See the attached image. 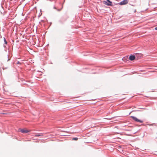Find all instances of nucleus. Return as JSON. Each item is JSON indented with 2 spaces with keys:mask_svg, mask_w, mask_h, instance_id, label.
<instances>
[{
  "mask_svg": "<svg viewBox=\"0 0 157 157\" xmlns=\"http://www.w3.org/2000/svg\"><path fill=\"white\" fill-rule=\"evenodd\" d=\"M43 136V134H36L35 135V136L37 137V136Z\"/></svg>",
  "mask_w": 157,
  "mask_h": 157,
  "instance_id": "6",
  "label": "nucleus"
},
{
  "mask_svg": "<svg viewBox=\"0 0 157 157\" xmlns=\"http://www.w3.org/2000/svg\"><path fill=\"white\" fill-rule=\"evenodd\" d=\"M78 140V138L77 137H75L72 139V140Z\"/></svg>",
  "mask_w": 157,
  "mask_h": 157,
  "instance_id": "7",
  "label": "nucleus"
},
{
  "mask_svg": "<svg viewBox=\"0 0 157 157\" xmlns=\"http://www.w3.org/2000/svg\"><path fill=\"white\" fill-rule=\"evenodd\" d=\"M128 3V1L127 0H124L120 3V5H124L127 4Z\"/></svg>",
  "mask_w": 157,
  "mask_h": 157,
  "instance_id": "3",
  "label": "nucleus"
},
{
  "mask_svg": "<svg viewBox=\"0 0 157 157\" xmlns=\"http://www.w3.org/2000/svg\"><path fill=\"white\" fill-rule=\"evenodd\" d=\"M107 1L108 2L106 1H103V3L108 6H111L112 2L109 0H107Z\"/></svg>",
  "mask_w": 157,
  "mask_h": 157,
  "instance_id": "4",
  "label": "nucleus"
},
{
  "mask_svg": "<svg viewBox=\"0 0 157 157\" xmlns=\"http://www.w3.org/2000/svg\"><path fill=\"white\" fill-rule=\"evenodd\" d=\"M19 131L22 133H27L30 132V131L26 129H19Z\"/></svg>",
  "mask_w": 157,
  "mask_h": 157,
  "instance_id": "1",
  "label": "nucleus"
},
{
  "mask_svg": "<svg viewBox=\"0 0 157 157\" xmlns=\"http://www.w3.org/2000/svg\"><path fill=\"white\" fill-rule=\"evenodd\" d=\"M135 59L134 56L131 55L129 57V59L131 60H133Z\"/></svg>",
  "mask_w": 157,
  "mask_h": 157,
  "instance_id": "5",
  "label": "nucleus"
},
{
  "mask_svg": "<svg viewBox=\"0 0 157 157\" xmlns=\"http://www.w3.org/2000/svg\"><path fill=\"white\" fill-rule=\"evenodd\" d=\"M155 29L156 30H157V27H155Z\"/></svg>",
  "mask_w": 157,
  "mask_h": 157,
  "instance_id": "10",
  "label": "nucleus"
},
{
  "mask_svg": "<svg viewBox=\"0 0 157 157\" xmlns=\"http://www.w3.org/2000/svg\"><path fill=\"white\" fill-rule=\"evenodd\" d=\"M4 41L5 44H7V41H6L5 38L4 37Z\"/></svg>",
  "mask_w": 157,
  "mask_h": 157,
  "instance_id": "8",
  "label": "nucleus"
},
{
  "mask_svg": "<svg viewBox=\"0 0 157 157\" xmlns=\"http://www.w3.org/2000/svg\"><path fill=\"white\" fill-rule=\"evenodd\" d=\"M131 117L133 120H134V121L136 122H139L140 123H142L143 122V121L142 120H139L137 118L133 116H131Z\"/></svg>",
  "mask_w": 157,
  "mask_h": 157,
  "instance_id": "2",
  "label": "nucleus"
},
{
  "mask_svg": "<svg viewBox=\"0 0 157 157\" xmlns=\"http://www.w3.org/2000/svg\"><path fill=\"white\" fill-rule=\"evenodd\" d=\"M17 64H19L20 63V62H17Z\"/></svg>",
  "mask_w": 157,
  "mask_h": 157,
  "instance_id": "9",
  "label": "nucleus"
}]
</instances>
